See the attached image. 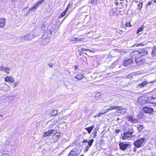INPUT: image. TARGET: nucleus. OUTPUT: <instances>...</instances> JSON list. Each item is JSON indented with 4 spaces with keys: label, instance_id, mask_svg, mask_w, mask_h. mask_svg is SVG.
Here are the masks:
<instances>
[{
    "label": "nucleus",
    "instance_id": "obj_43",
    "mask_svg": "<svg viewBox=\"0 0 156 156\" xmlns=\"http://www.w3.org/2000/svg\"><path fill=\"white\" fill-rule=\"evenodd\" d=\"M4 67L2 66H0V71L4 70Z\"/></svg>",
    "mask_w": 156,
    "mask_h": 156
},
{
    "label": "nucleus",
    "instance_id": "obj_33",
    "mask_svg": "<svg viewBox=\"0 0 156 156\" xmlns=\"http://www.w3.org/2000/svg\"><path fill=\"white\" fill-rule=\"evenodd\" d=\"M106 113H105V112L104 113L100 112L98 114H97V115L98 117H100L103 114H105Z\"/></svg>",
    "mask_w": 156,
    "mask_h": 156
},
{
    "label": "nucleus",
    "instance_id": "obj_16",
    "mask_svg": "<svg viewBox=\"0 0 156 156\" xmlns=\"http://www.w3.org/2000/svg\"><path fill=\"white\" fill-rule=\"evenodd\" d=\"M5 19L4 18L0 19V27H4L5 25Z\"/></svg>",
    "mask_w": 156,
    "mask_h": 156
},
{
    "label": "nucleus",
    "instance_id": "obj_14",
    "mask_svg": "<svg viewBox=\"0 0 156 156\" xmlns=\"http://www.w3.org/2000/svg\"><path fill=\"white\" fill-rule=\"evenodd\" d=\"M5 80L6 82H9L12 83H13L14 82L13 78L10 76L6 77L5 79Z\"/></svg>",
    "mask_w": 156,
    "mask_h": 156
},
{
    "label": "nucleus",
    "instance_id": "obj_31",
    "mask_svg": "<svg viewBox=\"0 0 156 156\" xmlns=\"http://www.w3.org/2000/svg\"><path fill=\"white\" fill-rule=\"evenodd\" d=\"M142 5H143L142 3L140 2L138 6V9H139L140 10L142 7Z\"/></svg>",
    "mask_w": 156,
    "mask_h": 156
},
{
    "label": "nucleus",
    "instance_id": "obj_17",
    "mask_svg": "<svg viewBox=\"0 0 156 156\" xmlns=\"http://www.w3.org/2000/svg\"><path fill=\"white\" fill-rule=\"evenodd\" d=\"M127 119L129 121H131L133 123H136L137 122V120L134 118L130 115H128L127 116Z\"/></svg>",
    "mask_w": 156,
    "mask_h": 156
},
{
    "label": "nucleus",
    "instance_id": "obj_53",
    "mask_svg": "<svg viewBox=\"0 0 156 156\" xmlns=\"http://www.w3.org/2000/svg\"><path fill=\"white\" fill-rule=\"evenodd\" d=\"M152 98L153 99H154L156 98V97H152Z\"/></svg>",
    "mask_w": 156,
    "mask_h": 156
},
{
    "label": "nucleus",
    "instance_id": "obj_52",
    "mask_svg": "<svg viewBox=\"0 0 156 156\" xmlns=\"http://www.w3.org/2000/svg\"><path fill=\"white\" fill-rule=\"evenodd\" d=\"M133 151L134 152L136 151V147L134 148Z\"/></svg>",
    "mask_w": 156,
    "mask_h": 156
},
{
    "label": "nucleus",
    "instance_id": "obj_34",
    "mask_svg": "<svg viewBox=\"0 0 156 156\" xmlns=\"http://www.w3.org/2000/svg\"><path fill=\"white\" fill-rule=\"evenodd\" d=\"M90 2L93 4H96L97 3V0H91Z\"/></svg>",
    "mask_w": 156,
    "mask_h": 156
},
{
    "label": "nucleus",
    "instance_id": "obj_20",
    "mask_svg": "<svg viewBox=\"0 0 156 156\" xmlns=\"http://www.w3.org/2000/svg\"><path fill=\"white\" fill-rule=\"evenodd\" d=\"M117 110L119 111V113H120L121 114H124L126 112V108H122L120 107H119V108H117Z\"/></svg>",
    "mask_w": 156,
    "mask_h": 156
},
{
    "label": "nucleus",
    "instance_id": "obj_19",
    "mask_svg": "<svg viewBox=\"0 0 156 156\" xmlns=\"http://www.w3.org/2000/svg\"><path fill=\"white\" fill-rule=\"evenodd\" d=\"M75 76L76 78L79 80H81L84 77L81 73H78Z\"/></svg>",
    "mask_w": 156,
    "mask_h": 156
},
{
    "label": "nucleus",
    "instance_id": "obj_58",
    "mask_svg": "<svg viewBox=\"0 0 156 156\" xmlns=\"http://www.w3.org/2000/svg\"><path fill=\"white\" fill-rule=\"evenodd\" d=\"M0 116H1L2 117V115H0Z\"/></svg>",
    "mask_w": 156,
    "mask_h": 156
},
{
    "label": "nucleus",
    "instance_id": "obj_10",
    "mask_svg": "<svg viewBox=\"0 0 156 156\" xmlns=\"http://www.w3.org/2000/svg\"><path fill=\"white\" fill-rule=\"evenodd\" d=\"M147 102V101L145 100L144 97H141L138 99L137 103L140 105H143L145 104Z\"/></svg>",
    "mask_w": 156,
    "mask_h": 156
},
{
    "label": "nucleus",
    "instance_id": "obj_35",
    "mask_svg": "<svg viewBox=\"0 0 156 156\" xmlns=\"http://www.w3.org/2000/svg\"><path fill=\"white\" fill-rule=\"evenodd\" d=\"M133 75L131 73H130L129 75L127 76V78L128 79L132 78H133Z\"/></svg>",
    "mask_w": 156,
    "mask_h": 156
},
{
    "label": "nucleus",
    "instance_id": "obj_8",
    "mask_svg": "<svg viewBox=\"0 0 156 156\" xmlns=\"http://www.w3.org/2000/svg\"><path fill=\"white\" fill-rule=\"evenodd\" d=\"M120 148L122 150H126L128 147L129 145L125 142L121 143L119 144Z\"/></svg>",
    "mask_w": 156,
    "mask_h": 156
},
{
    "label": "nucleus",
    "instance_id": "obj_41",
    "mask_svg": "<svg viewBox=\"0 0 156 156\" xmlns=\"http://www.w3.org/2000/svg\"><path fill=\"white\" fill-rule=\"evenodd\" d=\"M101 95V94L99 92H97L96 94V96H95L98 97L99 96H100Z\"/></svg>",
    "mask_w": 156,
    "mask_h": 156
},
{
    "label": "nucleus",
    "instance_id": "obj_21",
    "mask_svg": "<svg viewBox=\"0 0 156 156\" xmlns=\"http://www.w3.org/2000/svg\"><path fill=\"white\" fill-rule=\"evenodd\" d=\"M119 108V106H111L108 109H107L105 111V113L108 112L109 111H110L113 109H117Z\"/></svg>",
    "mask_w": 156,
    "mask_h": 156
},
{
    "label": "nucleus",
    "instance_id": "obj_25",
    "mask_svg": "<svg viewBox=\"0 0 156 156\" xmlns=\"http://www.w3.org/2000/svg\"><path fill=\"white\" fill-rule=\"evenodd\" d=\"M94 141V140L93 139H91L89 141H88V146H87V148H88L91 146L93 142Z\"/></svg>",
    "mask_w": 156,
    "mask_h": 156
},
{
    "label": "nucleus",
    "instance_id": "obj_7",
    "mask_svg": "<svg viewBox=\"0 0 156 156\" xmlns=\"http://www.w3.org/2000/svg\"><path fill=\"white\" fill-rule=\"evenodd\" d=\"M143 110L145 113L148 114H151L154 112L152 108L146 106L143 107Z\"/></svg>",
    "mask_w": 156,
    "mask_h": 156
},
{
    "label": "nucleus",
    "instance_id": "obj_37",
    "mask_svg": "<svg viewBox=\"0 0 156 156\" xmlns=\"http://www.w3.org/2000/svg\"><path fill=\"white\" fill-rule=\"evenodd\" d=\"M125 25L127 27H130L131 26V25L130 24V23H127Z\"/></svg>",
    "mask_w": 156,
    "mask_h": 156
},
{
    "label": "nucleus",
    "instance_id": "obj_44",
    "mask_svg": "<svg viewBox=\"0 0 156 156\" xmlns=\"http://www.w3.org/2000/svg\"><path fill=\"white\" fill-rule=\"evenodd\" d=\"M120 130L119 129H116L115 130V133H119L120 132Z\"/></svg>",
    "mask_w": 156,
    "mask_h": 156
},
{
    "label": "nucleus",
    "instance_id": "obj_60",
    "mask_svg": "<svg viewBox=\"0 0 156 156\" xmlns=\"http://www.w3.org/2000/svg\"><path fill=\"white\" fill-rule=\"evenodd\" d=\"M80 156H84L83 155H81Z\"/></svg>",
    "mask_w": 156,
    "mask_h": 156
},
{
    "label": "nucleus",
    "instance_id": "obj_61",
    "mask_svg": "<svg viewBox=\"0 0 156 156\" xmlns=\"http://www.w3.org/2000/svg\"><path fill=\"white\" fill-rule=\"evenodd\" d=\"M2 120H3V119H1V121H2Z\"/></svg>",
    "mask_w": 156,
    "mask_h": 156
},
{
    "label": "nucleus",
    "instance_id": "obj_36",
    "mask_svg": "<svg viewBox=\"0 0 156 156\" xmlns=\"http://www.w3.org/2000/svg\"><path fill=\"white\" fill-rule=\"evenodd\" d=\"M78 41H83L84 40V38L83 37H80L78 38Z\"/></svg>",
    "mask_w": 156,
    "mask_h": 156
},
{
    "label": "nucleus",
    "instance_id": "obj_5",
    "mask_svg": "<svg viewBox=\"0 0 156 156\" xmlns=\"http://www.w3.org/2000/svg\"><path fill=\"white\" fill-rule=\"evenodd\" d=\"M133 132V130L127 131L126 132L124 133L122 135V139L123 140L127 139L128 138L131 137L132 136V133Z\"/></svg>",
    "mask_w": 156,
    "mask_h": 156
},
{
    "label": "nucleus",
    "instance_id": "obj_3",
    "mask_svg": "<svg viewBox=\"0 0 156 156\" xmlns=\"http://www.w3.org/2000/svg\"><path fill=\"white\" fill-rule=\"evenodd\" d=\"M35 37V35L34 34H27L20 37V40L21 41H31Z\"/></svg>",
    "mask_w": 156,
    "mask_h": 156
},
{
    "label": "nucleus",
    "instance_id": "obj_54",
    "mask_svg": "<svg viewBox=\"0 0 156 156\" xmlns=\"http://www.w3.org/2000/svg\"><path fill=\"white\" fill-rule=\"evenodd\" d=\"M4 84L6 85L8 88H9V86L5 83H4Z\"/></svg>",
    "mask_w": 156,
    "mask_h": 156
},
{
    "label": "nucleus",
    "instance_id": "obj_47",
    "mask_svg": "<svg viewBox=\"0 0 156 156\" xmlns=\"http://www.w3.org/2000/svg\"><path fill=\"white\" fill-rule=\"evenodd\" d=\"M73 41H78V39L77 38H74V40H72Z\"/></svg>",
    "mask_w": 156,
    "mask_h": 156
},
{
    "label": "nucleus",
    "instance_id": "obj_39",
    "mask_svg": "<svg viewBox=\"0 0 156 156\" xmlns=\"http://www.w3.org/2000/svg\"><path fill=\"white\" fill-rule=\"evenodd\" d=\"M71 5V4L70 3L69 4L67 5V6L66 9H67V10H68V9L70 8Z\"/></svg>",
    "mask_w": 156,
    "mask_h": 156
},
{
    "label": "nucleus",
    "instance_id": "obj_46",
    "mask_svg": "<svg viewBox=\"0 0 156 156\" xmlns=\"http://www.w3.org/2000/svg\"><path fill=\"white\" fill-rule=\"evenodd\" d=\"M152 2H149L147 4V6H150L151 5V4Z\"/></svg>",
    "mask_w": 156,
    "mask_h": 156
},
{
    "label": "nucleus",
    "instance_id": "obj_49",
    "mask_svg": "<svg viewBox=\"0 0 156 156\" xmlns=\"http://www.w3.org/2000/svg\"><path fill=\"white\" fill-rule=\"evenodd\" d=\"M48 65L50 67H52L53 66V65L52 64H49Z\"/></svg>",
    "mask_w": 156,
    "mask_h": 156
},
{
    "label": "nucleus",
    "instance_id": "obj_22",
    "mask_svg": "<svg viewBox=\"0 0 156 156\" xmlns=\"http://www.w3.org/2000/svg\"><path fill=\"white\" fill-rule=\"evenodd\" d=\"M58 114V111L57 110H53L49 113V115L50 116H54Z\"/></svg>",
    "mask_w": 156,
    "mask_h": 156
},
{
    "label": "nucleus",
    "instance_id": "obj_56",
    "mask_svg": "<svg viewBox=\"0 0 156 156\" xmlns=\"http://www.w3.org/2000/svg\"><path fill=\"white\" fill-rule=\"evenodd\" d=\"M98 117L97 115L95 116H94V118H96V117Z\"/></svg>",
    "mask_w": 156,
    "mask_h": 156
},
{
    "label": "nucleus",
    "instance_id": "obj_32",
    "mask_svg": "<svg viewBox=\"0 0 156 156\" xmlns=\"http://www.w3.org/2000/svg\"><path fill=\"white\" fill-rule=\"evenodd\" d=\"M64 118V116L62 115H60L58 118V120L59 121L61 120Z\"/></svg>",
    "mask_w": 156,
    "mask_h": 156
},
{
    "label": "nucleus",
    "instance_id": "obj_26",
    "mask_svg": "<svg viewBox=\"0 0 156 156\" xmlns=\"http://www.w3.org/2000/svg\"><path fill=\"white\" fill-rule=\"evenodd\" d=\"M10 70V69L9 68L6 67H4V71L7 74H8L9 73Z\"/></svg>",
    "mask_w": 156,
    "mask_h": 156
},
{
    "label": "nucleus",
    "instance_id": "obj_45",
    "mask_svg": "<svg viewBox=\"0 0 156 156\" xmlns=\"http://www.w3.org/2000/svg\"><path fill=\"white\" fill-rule=\"evenodd\" d=\"M2 156H9V155L7 154H4L2 155Z\"/></svg>",
    "mask_w": 156,
    "mask_h": 156
},
{
    "label": "nucleus",
    "instance_id": "obj_4",
    "mask_svg": "<svg viewBox=\"0 0 156 156\" xmlns=\"http://www.w3.org/2000/svg\"><path fill=\"white\" fill-rule=\"evenodd\" d=\"M144 138H142L137 140L133 143V145L137 148H139L144 146Z\"/></svg>",
    "mask_w": 156,
    "mask_h": 156
},
{
    "label": "nucleus",
    "instance_id": "obj_11",
    "mask_svg": "<svg viewBox=\"0 0 156 156\" xmlns=\"http://www.w3.org/2000/svg\"><path fill=\"white\" fill-rule=\"evenodd\" d=\"M151 56L150 57L151 59H156V47L154 48L151 52Z\"/></svg>",
    "mask_w": 156,
    "mask_h": 156
},
{
    "label": "nucleus",
    "instance_id": "obj_55",
    "mask_svg": "<svg viewBox=\"0 0 156 156\" xmlns=\"http://www.w3.org/2000/svg\"><path fill=\"white\" fill-rule=\"evenodd\" d=\"M153 1H154V2H155L156 4V0H154Z\"/></svg>",
    "mask_w": 156,
    "mask_h": 156
},
{
    "label": "nucleus",
    "instance_id": "obj_48",
    "mask_svg": "<svg viewBox=\"0 0 156 156\" xmlns=\"http://www.w3.org/2000/svg\"><path fill=\"white\" fill-rule=\"evenodd\" d=\"M87 142H88V141L87 140H84L83 141V143H86Z\"/></svg>",
    "mask_w": 156,
    "mask_h": 156
},
{
    "label": "nucleus",
    "instance_id": "obj_59",
    "mask_svg": "<svg viewBox=\"0 0 156 156\" xmlns=\"http://www.w3.org/2000/svg\"><path fill=\"white\" fill-rule=\"evenodd\" d=\"M75 68H76V66H75Z\"/></svg>",
    "mask_w": 156,
    "mask_h": 156
},
{
    "label": "nucleus",
    "instance_id": "obj_6",
    "mask_svg": "<svg viewBox=\"0 0 156 156\" xmlns=\"http://www.w3.org/2000/svg\"><path fill=\"white\" fill-rule=\"evenodd\" d=\"M79 154L78 150L76 148H73L70 151L68 156H78Z\"/></svg>",
    "mask_w": 156,
    "mask_h": 156
},
{
    "label": "nucleus",
    "instance_id": "obj_13",
    "mask_svg": "<svg viewBox=\"0 0 156 156\" xmlns=\"http://www.w3.org/2000/svg\"><path fill=\"white\" fill-rule=\"evenodd\" d=\"M154 81H152L151 82H148V83H151L154 82ZM148 83L147 81L146 80L144 81L142 83L138 85V86L140 88H142L144 87V86L146 85Z\"/></svg>",
    "mask_w": 156,
    "mask_h": 156
},
{
    "label": "nucleus",
    "instance_id": "obj_28",
    "mask_svg": "<svg viewBox=\"0 0 156 156\" xmlns=\"http://www.w3.org/2000/svg\"><path fill=\"white\" fill-rule=\"evenodd\" d=\"M144 29V27H140L138 28L137 31L136 33L137 34H139L141 31H142L143 29Z\"/></svg>",
    "mask_w": 156,
    "mask_h": 156
},
{
    "label": "nucleus",
    "instance_id": "obj_24",
    "mask_svg": "<svg viewBox=\"0 0 156 156\" xmlns=\"http://www.w3.org/2000/svg\"><path fill=\"white\" fill-rule=\"evenodd\" d=\"M94 128V126H91L87 128H85V129L88 131V132L90 134Z\"/></svg>",
    "mask_w": 156,
    "mask_h": 156
},
{
    "label": "nucleus",
    "instance_id": "obj_9",
    "mask_svg": "<svg viewBox=\"0 0 156 156\" xmlns=\"http://www.w3.org/2000/svg\"><path fill=\"white\" fill-rule=\"evenodd\" d=\"M133 58H129L128 59L125 60L123 64L125 66H128L129 65H132L133 64Z\"/></svg>",
    "mask_w": 156,
    "mask_h": 156
},
{
    "label": "nucleus",
    "instance_id": "obj_1",
    "mask_svg": "<svg viewBox=\"0 0 156 156\" xmlns=\"http://www.w3.org/2000/svg\"><path fill=\"white\" fill-rule=\"evenodd\" d=\"M147 54V50L142 48L138 50L134 51L130 53V56L132 58H134L136 64L141 65L145 62L144 59L139 58L141 56H144Z\"/></svg>",
    "mask_w": 156,
    "mask_h": 156
},
{
    "label": "nucleus",
    "instance_id": "obj_57",
    "mask_svg": "<svg viewBox=\"0 0 156 156\" xmlns=\"http://www.w3.org/2000/svg\"><path fill=\"white\" fill-rule=\"evenodd\" d=\"M119 120V118H118L117 119V120Z\"/></svg>",
    "mask_w": 156,
    "mask_h": 156
},
{
    "label": "nucleus",
    "instance_id": "obj_23",
    "mask_svg": "<svg viewBox=\"0 0 156 156\" xmlns=\"http://www.w3.org/2000/svg\"><path fill=\"white\" fill-rule=\"evenodd\" d=\"M39 5V1L37 2L36 5H34L31 9H30L29 12H30L32 10H33L34 11L38 7Z\"/></svg>",
    "mask_w": 156,
    "mask_h": 156
},
{
    "label": "nucleus",
    "instance_id": "obj_29",
    "mask_svg": "<svg viewBox=\"0 0 156 156\" xmlns=\"http://www.w3.org/2000/svg\"><path fill=\"white\" fill-rule=\"evenodd\" d=\"M67 12V9H66L61 14V17L64 16L66 14V12Z\"/></svg>",
    "mask_w": 156,
    "mask_h": 156
},
{
    "label": "nucleus",
    "instance_id": "obj_2",
    "mask_svg": "<svg viewBox=\"0 0 156 156\" xmlns=\"http://www.w3.org/2000/svg\"><path fill=\"white\" fill-rule=\"evenodd\" d=\"M51 32L49 30H47L42 36L41 43L43 45L48 43L50 41L49 36L51 34Z\"/></svg>",
    "mask_w": 156,
    "mask_h": 156
},
{
    "label": "nucleus",
    "instance_id": "obj_42",
    "mask_svg": "<svg viewBox=\"0 0 156 156\" xmlns=\"http://www.w3.org/2000/svg\"><path fill=\"white\" fill-rule=\"evenodd\" d=\"M146 44H142V43H140L139 44H138V45H137L136 46H144V45H145Z\"/></svg>",
    "mask_w": 156,
    "mask_h": 156
},
{
    "label": "nucleus",
    "instance_id": "obj_15",
    "mask_svg": "<svg viewBox=\"0 0 156 156\" xmlns=\"http://www.w3.org/2000/svg\"><path fill=\"white\" fill-rule=\"evenodd\" d=\"M55 131V130L50 129L48 131L46 132L43 134V136L44 137H46Z\"/></svg>",
    "mask_w": 156,
    "mask_h": 156
},
{
    "label": "nucleus",
    "instance_id": "obj_38",
    "mask_svg": "<svg viewBox=\"0 0 156 156\" xmlns=\"http://www.w3.org/2000/svg\"><path fill=\"white\" fill-rule=\"evenodd\" d=\"M81 51H90L88 49H87L86 48H81Z\"/></svg>",
    "mask_w": 156,
    "mask_h": 156
},
{
    "label": "nucleus",
    "instance_id": "obj_40",
    "mask_svg": "<svg viewBox=\"0 0 156 156\" xmlns=\"http://www.w3.org/2000/svg\"><path fill=\"white\" fill-rule=\"evenodd\" d=\"M117 32L119 34L121 35L122 34L123 31L122 30H119V31H117Z\"/></svg>",
    "mask_w": 156,
    "mask_h": 156
},
{
    "label": "nucleus",
    "instance_id": "obj_27",
    "mask_svg": "<svg viewBox=\"0 0 156 156\" xmlns=\"http://www.w3.org/2000/svg\"><path fill=\"white\" fill-rule=\"evenodd\" d=\"M137 128L138 129V130L139 131H141L144 128L143 126V125H138L137 126Z\"/></svg>",
    "mask_w": 156,
    "mask_h": 156
},
{
    "label": "nucleus",
    "instance_id": "obj_12",
    "mask_svg": "<svg viewBox=\"0 0 156 156\" xmlns=\"http://www.w3.org/2000/svg\"><path fill=\"white\" fill-rule=\"evenodd\" d=\"M60 133H59L56 132L52 136V137L54 141H57L59 138Z\"/></svg>",
    "mask_w": 156,
    "mask_h": 156
},
{
    "label": "nucleus",
    "instance_id": "obj_18",
    "mask_svg": "<svg viewBox=\"0 0 156 156\" xmlns=\"http://www.w3.org/2000/svg\"><path fill=\"white\" fill-rule=\"evenodd\" d=\"M116 11L117 9H116L115 8L111 9L109 12V15L111 16H112L113 15L115 14V15H116Z\"/></svg>",
    "mask_w": 156,
    "mask_h": 156
},
{
    "label": "nucleus",
    "instance_id": "obj_50",
    "mask_svg": "<svg viewBox=\"0 0 156 156\" xmlns=\"http://www.w3.org/2000/svg\"><path fill=\"white\" fill-rule=\"evenodd\" d=\"M44 1V0H42V1H40V2H39L40 4L42 3V2Z\"/></svg>",
    "mask_w": 156,
    "mask_h": 156
},
{
    "label": "nucleus",
    "instance_id": "obj_51",
    "mask_svg": "<svg viewBox=\"0 0 156 156\" xmlns=\"http://www.w3.org/2000/svg\"><path fill=\"white\" fill-rule=\"evenodd\" d=\"M17 84V82H16L14 84V87H16Z\"/></svg>",
    "mask_w": 156,
    "mask_h": 156
},
{
    "label": "nucleus",
    "instance_id": "obj_62",
    "mask_svg": "<svg viewBox=\"0 0 156 156\" xmlns=\"http://www.w3.org/2000/svg\"><path fill=\"white\" fill-rule=\"evenodd\" d=\"M12 1H13V0H11ZM15 0H13V1H15Z\"/></svg>",
    "mask_w": 156,
    "mask_h": 156
},
{
    "label": "nucleus",
    "instance_id": "obj_30",
    "mask_svg": "<svg viewBox=\"0 0 156 156\" xmlns=\"http://www.w3.org/2000/svg\"><path fill=\"white\" fill-rule=\"evenodd\" d=\"M97 133V130L96 129H95L94 131V132L93 133V138H94L95 137L97 136L96 134Z\"/></svg>",
    "mask_w": 156,
    "mask_h": 156
}]
</instances>
